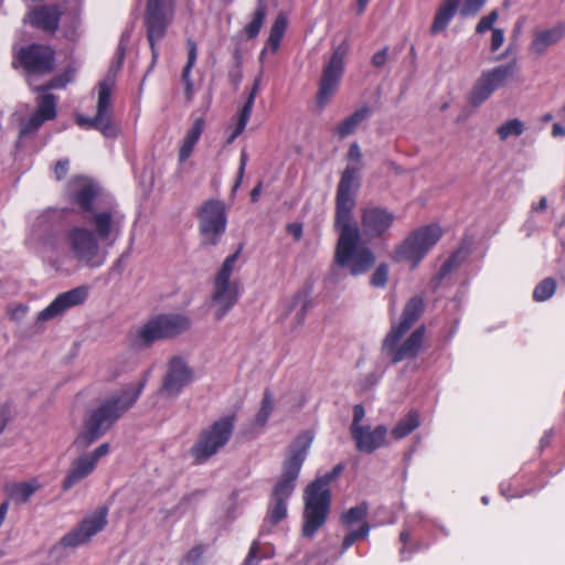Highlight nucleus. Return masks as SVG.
Returning a JSON list of instances; mask_svg holds the SVG:
<instances>
[{
	"instance_id": "09e8293b",
	"label": "nucleus",
	"mask_w": 565,
	"mask_h": 565,
	"mask_svg": "<svg viewBox=\"0 0 565 565\" xmlns=\"http://www.w3.org/2000/svg\"><path fill=\"white\" fill-rule=\"evenodd\" d=\"M195 146L196 143L194 141L184 136L178 153L180 163L186 161L192 156Z\"/></svg>"
},
{
	"instance_id": "f03ea898",
	"label": "nucleus",
	"mask_w": 565,
	"mask_h": 565,
	"mask_svg": "<svg viewBox=\"0 0 565 565\" xmlns=\"http://www.w3.org/2000/svg\"><path fill=\"white\" fill-rule=\"evenodd\" d=\"M84 220L93 227L74 226L66 234V241L74 257L86 266L96 268L105 262V256L99 257V243L111 246L121 234L124 216L114 209H105L84 216Z\"/></svg>"
},
{
	"instance_id": "ea45409f",
	"label": "nucleus",
	"mask_w": 565,
	"mask_h": 565,
	"mask_svg": "<svg viewBox=\"0 0 565 565\" xmlns=\"http://www.w3.org/2000/svg\"><path fill=\"white\" fill-rule=\"evenodd\" d=\"M206 545L203 543L195 544L182 557V564L201 565L203 563Z\"/></svg>"
},
{
	"instance_id": "393cba45",
	"label": "nucleus",
	"mask_w": 565,
	"mask_h": 565,
	"mask_svg": "<svg viewBox=\"0 0 565 565\" xmlns=\"http://www.w3.org/2000/svg\"><path fill=\"white\" fill-rule=\"evenodd\" d=\"M260 84H262V74H259L254 79V83L252 85V88H250L247 97H246L244 105L241 107V109L238 110L237 115L234 118L235 122L232 127L236 128V130L241 131L242 134L244 132V130L250 119L255 98L260 89Z\"/></svg>"
},
{
	"instance_id": "ddd939ff",
	"label": "nucleus",
	"mask_w": 565,
	"mask_h": 565,
	"mask_svg": "<svg viewBox=\"0 0 565 565\" xmlns=\"http://www.w3.org/2000/svg\"><path fill=\"white\" fill-rule=\"evenodd\" d=\"M191 320L181 313L159 315L141 326L137 335L145 345L157 340L175 338L191 328Z\"/></svg>"
},
{
	"instance_id": "13d9d810",
	"label": "nucleus",
	"mask_w": 565,
	"mask_h": 565,
	"mask_svg": "<svg viewBox=\"0 0 565 565\" xmlns=\"http://www.w3.org/2000/svg\"><path fill=\"white\" fill-rule=\"evenodd\" d=\"M287 232L295 241H300L302 237V225L300 223H289L287 225Z\"/></svg>"
},
{
	"instance_id": "1a4fd4ad",
	"label": "nucleus",
	"mask_w": 565,
	"mask_h": 565,
	"mask_svg": "<svg viewBox=\"0 0 565 565\" xmlns=\"http://www.w3.org/2000/svg\"><path fill=\"white\" fill-rule=\"evenodd\" d=\"M443 236V230L438 224L420 226L395 248L392 259L396 263L407 260L412 269L416 268L429 249L435 246Z\"/></svg>"
},
{
	"instance_id": "6e6552de",
	"label": "nucleus",
	"mask_w": 565,
	"mask_h": 565,
	"mask_svg": "<svg viewBox=\"0 0 565 565\" xmlns=\"http://www.w3.org/2000/svg\"><path fill=\"white\" fill-rule=\"evenodd\" d=\"M235 427V416H224L203 429L198 440L190 448L195 465L206 462L216 455L231 439Z\"/></svg>"
},
{
	"instance_id": "2f4dec72",
	"label": "nucleus",
	"mask_w": 565,
	"mask_h": 565,
	"mask_svg": "<svg viewBox=\"0 0 565 565\" xmlns=\"http://www.w3.org/2000/svg\"><path fill=\"white\" fill-rule=\"evenodd\" d=\"M266 13L267 4L265 0H259L252 21L247 23L244 28V32L247 39H255L259 34L266 18Z\"/></svg>"
},
{
	"instance_id": "5fc2aeb1",
	"label": "nucleus",
	"mask_w": 565,
	"mask_h": 565,
	"mask_svg": "<svg viewBox=\"0 0 565 565\" xmlns=\"http://www.w3.org/2000/svg\"><path fill=\"white\" fill-rule=\"evenodd\" d=\"M387 56H388V47L385 46L382 50L374 53V55L372 56V64L375 67H382L387 62Z\"/></svg>"
},
{
	"instance_id": "de8ad7c7",
	"label": "nucleus",
	"mask_w": 565,
	"mask_h": 565,
	"mask_svg": "<svg viewBox=\"0 0 565 565\" xmlns=\"http://www.w3.org/2000/svg\"><path fill=\"white\" fill-rule=\"evenodd\" d=\"M486 2L487 0H465L460 9V14L463 17L475 15L481 10Z\"/></svg>"
},
{
	"instance_id": "7c9ffc66",
	"label": "nucleus",
	"mask_w": 565,
	"mask_h": 565,
	"mask_svg": "<svg viewBox=\"0 0 565 565\" xmlns=\"http://www.w3.org/2000/svg\"><path fill=\"white\" fill-rule=\"evenodd\" d=\"M76 124L79 127H88L99 130L105 137L111 138L116 137L118 134V129L115 127L111 120H106L102 118V121L97 124L94 121V117H85L83 115L76 116Z\"/></svg>"
},
{
	"instance_id": "20e7f679",
	"label": "nucleus",
	"mask_w": 565,
	"mask_h": 565,
	"mask_svg": "<svg viewBox=\"0 0 565 565\" xmlns=\"http://www.w3.org/2000/svg\"><path fill=\"white\" fill-rule=\"evenodd\" d=\"M147 383L145 376L134 388L124 390L119 395L106 398L84 422L74 446L85 449L103 437L139 398Z\"/></svg>"
},
{
	"instance_id": "4c0bfd02",
	"label": "nucleus",
	"mask_w": 565,
	"mask_h": 565,
	"mask_svg": "<svg viewBox=\"0 0 565 565\" xmlns=\"http://www.w3.org/2000/svg\"><path fill=\"white\" fill-rule=\"evenodd\" d=\"M556 290V281L553 278H545L536 285L533 290V298L536 301L550 299Z\"/></svg>"
},
{
	"instance_id": "0e129e2a",
	"label": "nucleus",
	"mask_w": 565,
	"mask_h": 565,
	"mask_svg": "<svg viewBox=\"0 0 565 565\" xmlns=\"http://www.w3.org/2000/svg\"><path fill=\"white\" fill-rule=\"evenodd\" d=\"M263 182L259 181L250 191V201L257 202L262 192Z\"/></svg>"
},
{
	"instance_id": "0eeeda50",
	"label": "nucleus",
	"mask_w": 565,
	"mask_h": 565,
	"mask_svg": "<svg viewBox=\"0 0 565 565\" xmlns=\"http://www.w3.org/2000/svg\"><path fill=\"white\" fill-rule=\"evenodd\" d=\"M243 248L244 245L239 244L237 249L225 258L214 277L212 300L217 306L215 311V319L217 321L222 320L227 315L241 297V285L236 280H231V276Z\"/></svg>"
},
{
	"instance_id": "2eb2a0df",
	"label": "nucleus",
	"mask_w": 565,
	"mask_h": 565,
	"mask_svg": "<svg viewBox=\"0 0 565 565\" xmlns=\"http://www.w3.org/2000/svg\"><path fill=\"white\" fill-rule=\"evenodd\" d=\"M15 60L28 74L41 76L54 70L56 54L50 45L31 43L17 52Z\"/></svg>"
},
{
	"instance_id": "a878e982",
	"label": "nucleus",
	"mask_w": 565,
	"mask_h": 565,
	"mask_svg": "<svg viewBox=\"0 0 565 565\" xmlns=\"http://www.w3.org/2000/svg\"><path fill=\"white\" fill-rule=\"evenodd\" d=\"M372 114L367 106L354 110L349 117L343 119L334 129L335 135L343 139L355 131L361 122L366 120Z\"/></svg>"
},
{
	"instance_id": "473e14b6",
	"label": "nucleus",
	"mask_w": 565,
	"mask_h": 565,
	"mask_svg": "<svg viewBox=\"0 0 565 565\" xmlns=\"http://www.w3.org/2000/svg\"><path fill=\"white\" fill-rule=\"evenodd\" d=\"M287 29V18L284 14H278L270 26L267 45L273 52L279 49L280 42Z\"/></svg>"
},
{
	"instance_id": "e2e57ef3",
	"label": "nucleus",
	"mask_w": 565,
	"mask_h": 565,
	"mask_svg": "<svg viewBox=\"0 0 565 565\" xmlns=\"http://www.w3.org/2000/svg\"><path fill=\"white\" fill-rule=\"evenodd\" d=\"M227 130L230 132H228V136L226 138V145L233 143L242 135V132L237 131L236 128H233L232 125L228 126Z\"/></svg>"
},
{
	"instance_id": "b1692460",
	"label": "nucleus",
	"mask_w": 565,
	"mask_h": 565,
	"mask_svg": "<svg viewBox=\"0 0 565 565\" xmlns=\"http://www.w3.org/2000/svg\"><path fill=\"white\" fill-rule=\"evenodd\" d=\"M460 2L461 0L441 1L429 29L431 35H436L448 28L450 21L454 19L458 11Z\"/></svg>"
},
{
	"instance_id": "338daca9",
	"label": "nucleus",
	"mask_w": 565,
	"mask_h": 565,
	"mask_svg": "<svg viewBox=\"0 0 565 565\" xmlns=\"http://www.w3.org/2000/svg\"><path fill=\"white\" fill-rule=\"evenodd\" d=\"M409 537H411V534L406 530L402 531L401 534H399V540L403 543V547L401 548V554L402 555L405 553L406 544L408 543Z\"/></svg>"
},
{
	"instance_id": "423d86ee",
	"label": "nucleus",
	"mask_w": 565,
	"mask_h": 565,
	"mask_svg": "<svg viewBox=\"0 0 565 565\" xmlns=\"http://www.w3.org/2000/svg\"><path fill=\"white\" fill-rule=\"evenodd\" d=\"M342 463L335 465L331 471L317 477L303 491V523L301 533L311 539L327 522L331 508L330 484L343 471Z\"/></svg>"
},
{
	"instance_id": "69168bd1",
	"label": "nucleus",
	"mask_w": 565,
	"mask_h": 565,
	"mask_svg": "<svg viewBox=\"0 0 565 565\" xmlns=\"http://www.w3.org/2000/svg\"><path fill=\"white\" fill-rule=\"evenodd\" d=\"M228 77H230L231 83L235 87H237L242 81V72L239 70H237L235 72H230Z\"/></svg>"
},
{
	"instance_id": "c9c22d12",
	"label": "nucleus",
	"mask_w": 565,
	"mask_h": 565,
	"mask_svg": "<svg viewBox=\"0 0 565 565\" xmlns=\"http://www.w3.org/2000/svg\"><path fill=\"white\" fill-rule=\"evenodd\" d=\"M524 131V124L518 119H509L497 128V134L501 141H505L509 137H520Z\"/></svg>"
},
{
	"instance_id": "412c9836",
	"label": "nucleus",
	"mask_w": 565,
	"mask_h": 565,
	"mask_svg": "<svg viewBox=\"0 0 565 565\" xmlns=\"http://www.w3.org/2000/svg\"><path fill=\"white\" fill-rule=\"evenodd\" d=\"M355 448L360 452L373 454L386 445L387 427L377 425L375 428L364 426L351 433Z\"/></svg>"
},
{
	"instance_id": "774afa93",
	"label": "nucleus",
	"mask_w": 565,
	"mask_h": 565,
	"mask_svg": "<svg viewBox=\"0 0 565 565\" xmlns=\"http://www.w3.org/2000/svg\"><path fill=\"white\" fill-rule=\"evenodd\" d=\"M553 137H563L565 136V127L559 124H554L552 127Z\"/></svg>"
},
{
	"instance_id": "4be33fe9",
	"label": "nucleus",
	"mask_w": 565,
	"mask_h": 565,
	"mask_svg": "<svg viewBox=\"0 0 565 565\" xmlns=\"http://www.w3.org/2000/svg\"><path fill=\"white\" fill-rule=\"evenodd\" d=\"M81 182L79 186L72 192L71 200L79 206L81 212L84 216H90L97 211L94 210L93 204L97 199L99 191L97 186L84 179H78Z\"/></svg>"
},
{
	"instance_id": "c85d7f7f",
	"label": "nucleus",
	"mask_w": 565,
	"mask_h": 565,
	"mask_svg": "<svg viewBox=\"0 0 565 565\" xmlns=\"http://www.w3.org/2000/svg\"><path fill=\"white\" fill-rule=\"evenodd\" d=\"M44 121H50L57 116V98L51 93H43L36 98L34 111Z\"/></svg>"
},
{
	"instance_id": "79ce46f5",
	"label": "nucleus",
	"mask_w": 565,
	"mask_h": 565,
	"mask_svg": "<svg viewBox=\"0 0 565 565\" xmlns=\"http://www.w3.org/2000/svg\"><path fill=\"white\" fill-rule=\"evenodd\" d=\"M71 82V76L67 73L57 75L49 81L46 84L35 88L36 92L47 93L50 89L64 88Z\"/></svg>"
},
{
	"instance_id": "9b49d317",
	"label": "nucleus",
	"mask_w": 565,
	"mask_h": 565,
	"mask_svg": "<svg viewBox=\"0 0 565 565\" xmlns=\"http://www.w3.org/2000/svg\"><path fill=\"white\" fill-rule=\"evenodd\" d=\"M201 245H217L227 227V207L225 202L210 199L202 203L196 212Z\"/></svg>"
},
{
	"instance_id": "bb28decb",
	"label": "nucleus",
	"mask_w": 565,
	"mask_h": 565,
	"mask_svg": "<svg viewBox=\"0 0 565 565\" xmlns=\"http://www.w3.org/2000/svg\"><path fill=\"white\" fill-rule=\"evenodd\" d=\"M188 49V60L182 70L181 79L184 85V95L188 100H191L193 97V82L191 79V71L194 67L198 58V46L196 43L189 39L186 41Z\"/></svg>"
},
{
	"instance_id": "f8f14e48",
	"label": "nucleus",
	"mask_w": 565,
	"mask_h": 565,
	"mask_svg": "<svg viewBox=\"0 0 565 565\" xmlns=\"http://www.w3.org/2000/svg\"><path fill=\"white\" fill-rule=\"evenodd\" d=\"M518 72L519 66L516 60L483 71L470 90V105L479 107L489 99L495 90L511 82Z\"/></svg>"
},
{
	"instance_id": "a18cd8bd",
	"label": "nucleus",
	"mask_w": 565,
	"mask_h": 565,
	"mask_svg": "<svg viewBox=\"0 0 565 565\" xmlns=\"http://www.w3.org/2000/svg\"><path fill=\"white\" fill-rule=\"evenodd\" d=\"M301 305V309L298 313L299 322L301 323L307 315L308 308L311 306V300L307 292H297L292 299L291 307H296L297 305Z\"/></svg>"
},
{
	"instance_id": "dca6fc26",
	"label": "nucleus",
	"mask_w": 565,
	"mask_h": 565,
	"mask_svg": "<svg viewBox=\"0 0 565 565\" xmlns=\"http://www.w3.org/2000/svg\"><path fill=\"white\" fill-rule=\"evenodd\" d=\"M108 509L98 508L92 515L84 518L79 524L66 533L61 540L62 547L75 548L86 544L97 533L102 532L107 525Z\"/></svg>"
},
{
	"instance_id": "3c124183",
	"label": "nucleus",
	"mask_w": 565,
	"mask_h": 565,
	"mask_svg": "<svg viewBox=\"0 0 565 565\" xmlns=\"http://www.w3.org/2000/svg\"><path fill=\"white\" fill-rule=\"evenodd\" d=\"M364 415H365L364 407L361 404L354 405L353 422L350 427V433L358 430V428L364 427V425L361 424L362 419L364 418Z\"/></svg>"
},
{
	"instance_id": "6ab92c4d",
	"label": "nucleus",
	"mask_w": 565,
	"mask_h": 565,
	"mask_svg": "<svg viewBox=\"0 0 565 565\" xmlns=\"http://www.w3.org/2000/svg\"><path fill=\"white\" fill-rule=\"evenodd\" d=\"M88 298V287L78 286L60 294L46 308L38 315V321H47L64 313L70 308L79 306Z\"/></svg>"
},
{
	"instance_id": "cd10ccee",
	"label": "nucleus",
	"mask_w": 565,
	"mask_h": 565,
	"mask_svg": "<svg viewBox=\"0 0 565 565\" xmlns=\"http://www.w3.org/2000/svg\"><path fill=\"white\" fill-rule=\"evenodd\" d=\"M102 118L111 120V88L105 82L99 84L97 113L94 116V121L98 124Z\"/></svg>"
},
{
	"instance_id": "37998d69",
	"label": "nucleus",
	"mask_w": 565,
	"mask_h": 565,
	"mask_svg": "<svg viewBox=\"0 0 565 565\" xmlns=\"http://www.w3.org/2000/svg\"><path fill=\"white\" fill-rule=\"evenodd\" d=\"M499 13L497 10H492L487 15L482 17L476 25V32L483 34L487 31H492L493 24L498 21Z\"/></svg>"
},
{
	"instance_id": "58836bf2",
	"label": "nucleus",
	"mask_w": 565,
	"mask_h": 565,
	"mask_svg": "<svg viewBox=\"0 0 565 565\" xmlns=\"http://www.w3.org/2000/svg\"><path fill=\"white\" fill-rule=\"evenodd\" d=\"M369 532L370 525L366 522L362 523L358 530L349 532L343 539L341 554L349 550L356 541L367 537Z\"/></svg>"
},
{
	"instance_id": "72a5a7b5",
	"label": "nucleus",
	"mask_w": 565,
	"mask_h": 565,
	"mask_svg": "<svg viewBox=\"0 0 565 565\" xmlns=\"http://www.w3.org/2000/svg\"><path fill=\"white\" fill-rule=\"evenodd\" d=\"M40 484L38 481H24L15 483L11 490V497L20 502H26L38 490Z\"/></svg>"
},
{
	"instance_id": "052dcab7",
	"label": "nucleus",
	"mask_w": 565,
	"mask_h": 565,
	"mask_svg": "<svg viewBox=\"0 0 565 565\" xmlns=\"http://www.w3.org/2000/svg\"><path fill=\"white\" fill-rule=\"evenodd\" d=\"M257 553H258V543L253 542V544L249 547L248 554L245 558V563L247 565L252 564L257 558Z\"/></svg>"
},
{
	"instance_id": "680f3d73",
	"label": "nucleus",
	"mask_w": 565,
	"mask_h": 565,
	"mask_svg": "<svg viewBox=\"0 0 565 565\" xmlns=\"http://www.w3.org/2000/svg\"><path fill=\"white\" fill-rule=\"evenodd\" d=\"M553 435L554 433L552 429L544 433L540 440V448L542 450L550 447V445L552 444Z\"/></svg>"
},
{
	"instance_id": "8fccbe9b",
	"label": "nucleus",
	"mask_w": 565,
	"mask_h": 565,
	"mask_svg": "<svg viewBox=\"0 0 565 565\" xmlns=\"http://www.w3.org/2000/svg\"><path fill=\"white\" fill-rule=\"evenodd\" d=\"M504 31L502 29H492L491 31V42H490V51L492 53L497 52L504 43Z\"/></svg>"
},
{
	"instance_id": "bf43d9fd",
	"label": "nucleus",
	"mask_w": 565,
	"mask_h": 565,
	"mask_svg": "<svg viewBox=\"0 0 565 565\" xmlns=\"http://www.w3.org/2000/svg\"><path fill=\"white\" fill-rule=\"evenodd\" d=\"M348 158L352 161H356L359 162L362 158V153H361V150H360V147L356 142H353L350 148H349V152H348Z\"/></svg>"
},
{
	"instance_id": "864d4df0",
	"label": "nucleus",
	"mask_w": 565,
	"mask_h": 565,
	"mask_svg": "<svg viewBox=\"0 0 565 565\" xmlns=\"http://www.w3.org/2000/svg\"><path fill=\"white\" fill-rule=\"evenodd\" d=\"M68 168H70V160L64 158V159H60L58 161H56L55 166H54V174H55V178L56 180H63L66 174L68 173Z\"/></svg>"
},
{
	"instance_id": "5701e85b",
	"label": "nucleus",
	"mask_w": 565,
	"mask_h": 565,
	"mask_svg": "<svg viewBox=\"0 0 565 565\" xmlns=\"http://www.w3.org/2000/svg\"><path fill=\"white\" fill-rule=\"evenodd\" d=\"M564 35L565 25L561 23L553 28L539 31L535 33L530 44V49L535 54L541 55L548 49V46L559 42Z\"/></svg>"
},
{
	"instance_id": "603ef678",
	"label": "nucleus",
	"mask_w": 565,
	"mask_h": 565,
	"mask_svg": "<svg viewBox=\"0 0 565 565\" xmlns=\"http://www.w3.org/2000/svg\"><path fill=\"white\" fill-rule=\"evenodd\" d=\"M247 164V153L245 150H242L241 152V160H239V168L236 175V181L233 185V192H235L242 184L244 174H245V168Z\"/></svg>"
},
{
	"instance_id": "a211bd4d",
	"label": "nucleus",
	"mask_w": 565,
	"mask_h": 565,
	"mask_svg": "<svg viewBox=\"0 0 565 565\" xmlns=\"http://www.w3.org/2000/svg\"><path fill=\"white\" fill-rule=\"evenodd\" d=\"M63 10L57 3H43L33 7L26 14L25 21L34 29L53 35L60 29Z\"/></svg>"
},
{
	"instance_id": "e433bc0d",
	"label": "nucleus",
	"mask_w": 565,
	"mask_h": 565,
	"mask_svg": "<svg viewBox=\"0 0 565 565\" xmlns=\"http://www.w3.org/2000/svg\"><path fill=\"white\" fill-rule=\"evenodd\" d=\"M367 511L369 504L366 502L352 507L347 512L342 513L341 523L349 527L354 523L361 522L366 518Z\"/></svg>"
},
{
	"instance_id": "c756f323",
	"label": "nucleus",
	"mask_w": 565,
	"mask_h": 565,
	"mask_svg": "<svg viewBox=\"0 0 565 565\" xmlns=\"http://www.w3.org/2000/svg\"><path fill=\"white\" fill-rule=\"evenodd\" d=\"M419 426V414L417 411H409L392 429L394 439L399 440L412 434Z\"/></svg>"
},
{
	"instance_id": "f257e3e1",
	"label": "nucleus",
	"mask_w": 565,
	"mask_h": 565,
	"mask_svg": "<svg viewBox=\"0 0 565 565\" xmlns=\"http://www.w3.org/2000/svg\"><path fill=\"white\" fill-rule=\"evenodd\" d=\"M359 168L348 166L341 174L334 199L333 226L339 234L334 264L348 268L352 276L366 273L375 264L374 253L361 245V235L369 239L385 238L396 216L393 211L381 205H366L360 210L361 227L354 221L356 194L361 182Z\"/></svg>"
},
{
	"instance_id": "a19ab883",
	"label": "nucleus",
	"mask_w": 565,
	"mask_h": 565,
	"mask_svg": "<svg viewBox=\"0 0 565 565\" xmlns=\"http://www.w3.org/2000/svg\"><path fill=\"white\" fill-rule=\"evenodd\" d=\"M45 121L41 119L35 113H33L28 120L21 124L19 130V137L24 138L28 135L39 130Z\"/></svg>"
},
{
	"instance_id": "4d7b16f0",
	"label": "nucleus",
	"mask_w": 565,
	"mask_h": 565,
	"mask_svg": "<svg viewBox=\"0 0 565 565\" xmlns=\"http://www.w3.org/2000/svg\"><path fill=\"white\" fill-rule=\"evenodd\" d=\"M457 266V254H452L449 258L441 265L439 274L441 277L449 274Z\"/></svg>"
},
{
	"instance_id": "7ed1b4c3",
	"label": "nucleus",
	"mask_w": 565,
	"mask_h": 565,
	"mask_svg": "<svg viewBox=\"0 0 565 565\" xmlns=\"http://www.w3.org/2000/svg\"><path fill=\"white\" fill-rule=\"evenodd\" d=\"M425 310L422 297L414 296L405 303L399 321L393 322L390 332L382 342V351L385 352L392 363L415 359L424 344L426 328L417 327L402 343L401 340L419 320Z\"/></svg>"
},
{
	"instance_id": "f3484780",
	"label": "nucleus",
	"mask_w": 565,
	"mask_h": 565,
	"mask_svg": "<svg viewBox=\"0 0 565 565\" xmlns=\"http://www.w3.org/2000/svg\"><path fill=\"white\" fill-rule=\"evenodd\" d=\"M109 450V444L104 443L92 452H87L75 458L62 481V489L64 491H68L87 478L95 470L99 459L108 455Z\"/></svg>"
},
{
	"instance_id": "6e6d98bb",
	"label": "nucleus",
	"mask_w": 565,
	"mask_h": 565,
	"mask_svg": "<svg viewBox=\"0 0 565 565\" xmlns=\"http://www.w3.org/2000/svg\"><path fill=\"white\" fill-rule=\"evenodd\" d=\"M9 422H10V405L3 404L0 407V435L6 430Z\"/></svg>"
},
{
	"instance_id": "4468645a",
	"label": "nucleus",
	"mask_w": 565,
	"mask_h": 565,
	"mask_svg": "<svg viewBox=\"0 0 565 565\" xmlns=\"http://www.w3.org/2000/svg\"><path fill=\"white\" fill-rule=\"evenodd\" d=\"M344 56L345 51L337 47L323 67L316 95V103L320 109L330 103L338 90L344 73Z\"/></svg>"
},
{
	"instance_id": "c03bdc74",
	"label": "nucleus",
	"mask_w": 565,
	"mask_h": 565,
	"mask_svg": "<svg viewBox=\"0 0 565 565\" xmlns=\"http://www.w3.org/2000/svg\"><path fill=\"white\" fill-rule=\"evenodd\" d=\"M388 279V266L380 264L371 276L370 282L373 287H385Z\"/></svg>"
},
{
	"instance_id": "49530a36",
	"label": "nucleus",
	"mask_w": 565,
	"mask_h": 565,
	"mask_svg": "<svg viewBox=\"0 0 565 565\" xmlns=\"http://www.w3.org/2000/svg\"><path fill=\"white\" fill-rule=\"evenodd\" d=\"M205 128V120L202 117L195 118L185 136L198 143Z\"/></svg>"
},
{
	"instance_id": "9d476101",
	"label": "nucleus",
	"mask_w": 565,
	"mask_h": 565,
	"mask_svg": "<svg viewBox=\"0 0 565 565\" xmlns=\"http://www.w3.org/2000/svg\"><path fill=\"white\" fill-rule=\"evenodd\" d=\"M174 14L175 0H146L143 20L152 55L151 67L159 57L157 43L164 38Z\"/></svg>"
},
{
	"instance_id": "f704fd0d",
	"label": "nucleus",
	"mask_w": 565,
	"mask_h": 565,
	"mask_svg": "<svg viewBox=\"0 0 565 565\" xmlns=\"http://www.w3.org/2000/svg\"><path fill=\"white\" fill-rule=\"evenodd\" d=\"M274 411V395L269 388L265 390L259 411L255 417V423L259 426H265L269 416Z\"/></svg>"
},
{
	"instance_id": "aec40b11",
	"label": "nucleus",
	"mask_w": 565,
	"mask_h": 565,
	"mask_svg": "<svg viewBox=\"0 0 565 565\" xmlns=\"http://www.w3.org/2000/svg\"><path fill=\"white\" fill-rule=\"evenodd\" d=\"M192 380V371L186 363L179 356H174L169 362L168 372L163 379L161 390L168 395H178L184 386Z\"/></svg>"
},
{
	"instance_id": "39448f33",
	"label": "nucleus",
	"mask_w": 565,
	"mask_h": 565,
	"mask_svg": "<svg viewBox=\"0 0 565 565\" xmlns=\"http://www.w3.org/2000/svg\"><path fill=\"white\" fill-rule=\"evenodd\" d=\"M308 431L299 434L289 445L281 465V475L271 491L273 505L268 509V522L275 525L287 516V501L296 489L302 465L312 443Z\"/></svg>"
}]
</instances>
